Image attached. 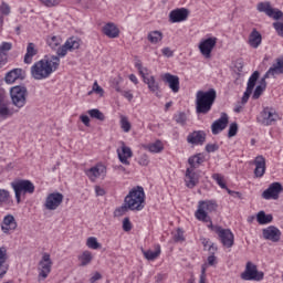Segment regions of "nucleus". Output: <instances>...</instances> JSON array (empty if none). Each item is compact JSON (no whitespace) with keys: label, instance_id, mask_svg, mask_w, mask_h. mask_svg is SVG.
Masks as SVG:
<instances>
[{"label":"nucleus","instance_id":"30","mask_svg":"<svg viewBox=\"0 0 283 283\" xmlns=\"http://www.w3.org/2000/svg\"><path fill=\"white\" fill-rule=\"evenodd\" d=\"M119 161L123 165H129V160L127 158H132L134 156V153H132V148L123 145L122 146V153L117 150Z\"/></svg>","mask_w":283,"mask_h":283},{"label":"nucleus","instance_id":"52","mask_svg":"<svg viewBox=\"0 0 283 283\" xmlns=\"http://www.w3.org/2000/svg\"><path fill=\"white\" fill-rule=\"evenodd\" d=\"M175 242H185V232L178 228L177 233L174 235Z\"/></svg>","mask_w":283,"mask_h":283},{"label":"nucleus","instance_id":"2","mask_svg":"<svg viewBox=\"0 0 283 283\" xmlns=\"http://www.w3.org/2000/svg\"><path fill=\"white\" fill-rule=\"evenodd\" d=\"M218 98V93L210 88L208 91H198L196 94V112L197 114H209L213 103Z\"/></svg>","mask_w":283,"mask_h":283},{"label":"nucleus","instance_id":"23","mask_svg":"<svg viewBox=\"0 0 283 283\" xmlns=\"http://www.w3.org/2000/svg\"><path fill=\"white\" fill-rule=\"evenodd\" d=\"M205 140H207V134L202 130H196L187 137V142L190 143V145H203Z\"/></svg>","mask_w":283,"mask_h":283},{"label":"nucleus","instance_id":"50","mask_svg":"<svg viewBox=\"0 0 283 283\" xmlns=\"http://www.w3.org/2000/svg\"><path fill=\"white\" fill-rule=\"evenodd\" d=\"M8 200H10V191L0 189V205H7Z\"/></svg>","mask_w":283,"mask_h":283},{"label":"nucleus","instance_id":"31","mask_svg":"<svg viewBox=\"0 0 283 283\" xmlns=\"http://www.w3.org/2000/svg\"><path fill=\"white\" fill-rule=\"evenodd\" d=\"M39 54V51L36 50V45L32 42H30L27 46V53L24 55V63L27 65H30L32 63V57L36 56Z\"/></svg>","mask_w":283,"mask_h":283},{"label":"nucleus","instance_id":"51","mask_svg":"<svg viewBox=\"0 0 283 283\" xmlns=\"http://www.w3.org/2000/svg\"><path fill=\"white\" fill-rule=\"evenodd\" d=\"M238 134V123H232L228 130V138H233Z\"/></svg>","mask_w":283,"mask_h":283},{"label":"nucleus","instance_id":"22","mask_svg":"<svg viewBox=\"0 0 283 283\" xmlns=\"http://www.w3.org/2000/svg\"><path fill=\"white\" fill-rule=\"evenodd\" d=\"M254 176L255 178H262L264 174H266V159H264V156L260 155L254 159Z\"/></svg>","mask_w":283,"mask_h":283},{"label":"nucleus","instance_id":"34","mask_svg":"<svg viewBox=\"0 0 283 283\" xmlns=\"http://www.w3.org/2000/svg\"><path fill=\"white\" fill-rule=\"evenodd\" d=\"M201 163H205V155L203 154H197L192 157H189L188 164L190 165V169L195 170L200 167Z\"/></svg>","mask_w":283,"mask_h":283},{"label":"nucleus","instance_id":"9","mask_svg":"<svg viewBox=\"0 0 283 283\" xmlns=\"http://www.w3.org/2000/svg\"><path fill=\"white\" fill-rule=\"evenodd\" d=\"M241 280L260 282L264 280V272L258 271V265L249 261L245 265L244 272L241 274Z\"/></svg>","mask_w":283,"mask_h":283},{"label":"nucleus","instance_id":"1","mask_svg":"<svg viewBox=\"0 0 283 283\" xmlns=\"http://www.w3.org/2000/svg\"><path fill=\"white\" fill-rule=\"evenodd\" d=\"M59 65H61L59 56L44 57L31 66V76L34 81H44L59 70Z\"/></svg>","mask_w":283,"mask_h":283},{"label":"nucleus","instance_id":"5","mask_svg":"<svg viewBox=\"0 0 283 283\" xmlns=\"http://www.w3.org/2000/svg\"><path fill=\"white\" fill-rule=\"evenodd\" d=\"M218 209V203L216 201H199L198 210L196 211L195 216L197 220L201 222H211V217L208 213H213Z\"/></svg>","mask_w":283,"mask_h":283},{"label":"nucleus","instance_id":"35","mask_svg":"<svg viewBox=\"0 0 283 283\" xmlns=\"http://www.w3.org/2000/svg\"><path fill=\"white\" fill-rule=\"evenodd\" d=\"M77 260L80 262V266H87V264H91L92 260H94V255H92V252L86 250L77 256Z\"/></svg>","mask_w":283,"mask_h":283},{"label":"nucleus","instance_id":"27","mask_svg":"<svg viewBox=\"0 0 283 283\" xmlns=\"http://www.w3.org/2000/svg\"><path fill=\"white\" fill-rule=\"evenodd\" d=\"M248 43L250 48L258 50L262 45V34L256 29H253L249 35Z\"/></svg>","mask_w":283,"mask_h":283},{"label":"nucleus","instance_id":"21","mask_svg":"<svg viewBox=\"0 0 283 283\" xmlns=\"http://www.w3.org/2000/svg\"><path fill=\"white\" fill-rule=\"evenodd\" d=\"M19 78L20 81H23V78H25V71H23L22 69H13L6 74L4 81L10 85L15 81H19Z\"/></svg>","mask_w":283,"mask_h":283},{"label":"nucleus","instance_id":"11","mask_svg":"<svg viewBox=\"0 0 283 283\" xmlns=\"http://www.w3.org/2000/svg\"><path fill=\"white\" fill-rule=\"evenodd\" d=\"M52 259L50 253H44L39 262V277L45 280L52 273Z\"/></svg>","mask_w":283,"mask_h":283},{"label":"nucleus","instance_id":"45","mask_svg":"<svg viewBox=\"0 0 283 283\" xmlns=\"http://www.w3.org/2000/svg\"><path fill=\"white\" fill-rule=\"evenodd\" d=\"M127 211H129V207H127V202L124 200V205L115 209L114 216L120 218V216H125Z\"/></svg>","mask_w":283,"mask_h":283},{"label":"nucleus","instance_id":"19","mask_svg":"<svg viewBox=\"0 0 283 283\" xmlns=\"http://www.w3.org/2000/svg\"><path fill=\"white\" fill-rule=\"evenodd\" d=\"M163 81L168 84V87L174 92V94H178V92H180V77L177 75L166 73L163 76Z\"/></svg>","mask_w":283,"mask_h":283},{"label":"nucleus","instance_id":"32","mask_svg":"<svg viewBox=\"0 0 283 283\" xmlns=\"http://www.w3.org/2000/svg\"><path fill=\"white\" fill-rule=\"evenodd\" d=\"M19 109L9 108L8 105L0 101V118H10L14 116Z\"/></svg>","mask_w":283,"mask_h":283},{"label":"nucleus","instance_id":"43","mask_svg":"<svg viewBox=\"0 0 283 283\" xmlns=\"http://www.w3.org/2000/svg\"><path fill=\"white\" fill-rule=\"evenodd\" d=\"M119 124H120V128L126 134H128V132H132V123H129V119L126 116H124V115L120 116Z\"/></svg>","mask_w":283,"mask_h":283},{"label":"nucleus","instance_id":"13","mask_svg":"<svg viewBox=\"0 0 283 283\" xmlns=\"http://www.w3.org/2000/svg\"><path fill=\"white\" fill-rule=\"evenodd\" d=\"M61 205H63V193L53 192L48 195L44 207L48 209V211H56Z\"/></svg>","mask_w":283,"mask_h":283},{"label":"nucleus","instance_id":"62","mask_svg":"<svg viewBox=\"0 0 283 283\" xmlns=\"http://www.w3.org/2000/svg\"><path fill=\"white\" fill-rule=\"evenodd\" d=\"M93 92H95V94H99V96H103L104 91H103V87H101L98 85V82H94V84H93Z\"/></svg>","mask_w":283,"mask_h":283},{"label":"nucleus","instance_id":"61","mask_svg":"<svg viewBox=\"0 0 283 283\" xmlns=\"http://www.w3.org/2000/svg\"><path fill=\"white\" fill-rule=\"evenodd\" d=\"M251 94H253V91H249V88H247L241 99L243 105L249 103V98H251Z\"/></svg>","mask_w":283,"mask_h":283},{"label":"nucleus","instance_id":"26","mask_svg":"<svg viewBox=\"0 0 283 283\" xmlns=\"http://www.w3.org/2000/svg\"><path fill=\"white\" fill-rule=\"evenodd\" d=\"M1 229L3 233H10V231H14L17 229V220L14 219V216H6Z\"/></svg>","mask_w":283,"mask_h":283},{"label":"nucleus","instance_id":"47","mask_svg":"<svg viewBox=\"0 0 283 283\" xmlns=\"http://www.w3.org/2000/svg\"><path fill=\"white\" fill-rule=\"evenodd\" d=\"M212 178L216 180L217 185L221 187V189H227V182L224 181V176L221 174H213Z\"/></svg>","mask_w":283,"mask_h":283},{"label":"nucleus","instance_id":"46","mask_svg":"<svg viewBox=\"0 0 283 283\" xmlns=\"http://www.w3.org/2000/svg\"><path fill=\"white\" fill-rule=\"evenodd\" d=\"M86 247H88V249H101V243H98V240L95 237H91L86 240Z\"/></svg>","mask_w":283,"mask_h":283},{"label":"nucleus","instance_id":"4","mask_svg":"<svg viewBox=\"0 0 283 283\" xmlns=\"http://www.w3.org/2000/svg\"><path fill=\"white\" fill-rule=\"evenodd\" d=\"M11 103L17 109L25 107L28 103V87L23 85H15L10 88Z\"/></svg>","mask_w":283,"mask_h":283},{"label":"nucleus","instance_id":"24","mask_svg":"<svg viewBox=\"0 0 283 283\" xmlns=\"http://www.w3.org/2000/svg\"><path fill=\"white\" fill-rule=\"evenodd\" d=\"M8 250L6 248H0V280H3L6 273H8Z\"/></svg>","mask_w":283,"mask_h":283},{"label":"nucleus","instance_id":"20","mask_svg":"<svg viewBox=\"0 0 283 283\" xmlns=\"http://www.w3.org/2000/svg\"><path fill=\"white\" fill-rule=\"evenodd\" d=\"M144 80V83L148 86L149 92L155 94L157 98H160L163 95L160 94V84L156 81V77L153 75H144L142 77Z\"/></svg>","mask_w":283,"mask_h":283},{"label":"nucleus","instance_id":"40","mask_svg":"<svg viewBox=\"0 0 283 283\" xmlns=\"http://www.w3.org/2000/svg\"><path fill=\"white\" fill-rule=\"evenodd\" d=\"M259 78H260V72L254 71L252 75L249 77L247 90H249L250 92H253Z\"/></svg>","mask_w":283,"mask_h":283},{"label":"nucleus","instance_id":"41","mask_svg":"<svg viewBox=\"0 0 283 283\" xmlns=\"http://www.w3.org/2000/svg\"><path fill=\"white\" fill-rule=\"evenodd\" d=\"M148 41L150 43H160V41H163V32L160 31H151L148 33V36H147Z\"/></svg>","mask_w":283,"mask_h":283},{"label":"nucleus","instance_id":"54","mask_svg":"<svg viewBox=\"0 0 283 283\" xmlns=\"http://www.w3.org/2000/svg\"><path fill=\"white\" fill-rule=\"evenodd\" d=\"M199 283H207V264L201 265V274Z\"/></svg>","mask_w":283,"mask_h":283},{"label":"nucleus","instance_id":"58","mask_svg":"<svg viewBox=\"0 0 283 283\" xmlns=\"http://www.w3.org/2000/svg\"><path fill=\"white\" fill-rule=\"evenodd\" d=\"M268 74H269V71L261 78L259 87H263L264 90H266V78H271V76H275V74H270V75Z\"/></svg>","mask_w":283,"mask_h":283},{"label":"nucleus","instance_id":"8","mask_svg":"<svg viewBox=\"0 0 283 283\" xmlns=\"http://www.w3.org/2000/svg\"><path fill=\"white\" fill-rule=\"evenodd\" d=\"M259 123L261 125L271 126L275 125L277 120H280V114H277V111L273 107H264L263 112L260 113V117L258 118Z\"/></svg>","mask_w":283,"mask_h":283},{"label":"nucleus","instance_id":"37","mask_svg":"<svg viewBox=\"0 0 283 283\" xmlns=\"http://www.w3.org/2000/svg\"><path fill=\"white\" fill-rule=\"evenodd\" d=\"M142 253L146 260L154 262V260H157L160 256V245L157 247L156 251L142 250Z\"/></svg>","mask_w":283,"mask_h":283},{"label":"nucleus","instance_id":"60","mask_svg":"<svg viewBox=\"0 0 283 283\" xmlns=\"http://www.w3.org/2000/svg\"><path fill=\"white\" fill-rule=\"evenodd\" d=\"M10 50H12V43L10 42H3L0 45V52H10Z\"/></svg>","mask_w":283,"mask_h":283},{"label":"nucleus","instance_id":"57","mask_svg":"<svg viewBox=\"0 0 283 283\" xmlns=\"http://www.w3.org/2000/svg\"><path fill=\"white\" fill-rule=\"evenodd\" d=\"M123 230L126 232H129L132 230V221H129V217L124 218Z\"/></svg>","mask_w":283,"mask_h":283},{"label":"nucleus","instance_id":"44","mask_svg":"<svg viewBox=\"0 0 283 283\" xmlns=\"http://www.w3.org/2000/svg\"><path fill=\"white\" fill-rule=\"evenodd\" d=\"M174 120L181 126L187 125V114L185 112H180L174 116Z\"/></svg>","mask_w":283,"mask_h":283},{"label":"nucleus","instance_id":"10","mask_svg":"<svg viewBox=\"0 0 283 283\" xmlns=\"http://www.w3.org/2000/svg\"><path fill=\"white\" fill-rule=\"evenodd\" d=\"M256 10L259 12H264L266 17H270V19H274V21H283V12L280 9H274L271 7V2H259L256 6Z\"/></svg>","mask_w":283,"mask_h":283},{"label":"nucleus","instance_id":"64","mask_svg":"<svg viewBox=\"0 0 283 283\" xmlns=\"http://www.w3.org/2000/svg\"><path fill=\"white\" fill-rule=\"evenodd\" d=\"M0 12L6 15L10 14V6H8V3H2L0 7Z\"/></svg>","mask_w":283,"mask_h":283},{"label":"nucleus","instance_id":"7","mask_svg":"<svg viewBox=\"0 0 283 283\" xmlns=\"http://www.w3.org/2000/svg\"><path fill=\"white\" fill-rule=\"evenodd\" d=\"M208 229H211V231H214V233L219 235V240L221 244L226 247V249H231V247H233L235 238L233 232H231L229 229H224L220 226H213V223H210Z\"/></svg>","mask_w":283,"mask_h":283},{"label":"nucleus","instance_id":"39","mask_svg":"<svg viewBox=\"0 0 283 283\" xmlns=\"http://www.w3.org/2000/svg\"><path fill=\"white\" fill-rule=\"evenodd\" d=\"M48 45L52 48V50H56L61 43H63V39L59 35H50L46 40Z\"/></svg>","mask_w":283,"mask_h":283},{"label":"nucleus","instance_id":"63","mask_svg":"<svg viewBox=\"0 0 283 283\" xmlns=\"http://www.w3.org/2000/svg\"><path fill=\"white\" fill-rule=\"evenodd\" d=\"M219 147L217 144H208L206 146V151H208V154H212L213 151H218Z\"/></svg>","mask_w":283,"mask_h":283},{"label":"nucleus","instance_id":"38","mask_svg":"<svg viewBox=\"0 0 283 283\" xmlns=\"http://www.w3.org/2000/svg\"><path fill=\"white\" fill-rule=\"evenodd\" d=\"M256 222H259V224H270V222H273V214H266V212L261 210L256 214Z\"/></svg>","mask_w":283,"mask_h":283},{"label":"nucleus","instance_id":"16","mask_svg":"<svg viewBox=\"0 0 283 283\" xmlns=\"http://www.w3.org/2000/svg\"><path fill=\"white\" fill-rule=\"evenodd\" d=\"M227 125H229V115H227V113H222L221 117L214 120L211 125L213 136H218L220 132H224V129H227Z\"/></svg>","mask_w":283,"mask_h":283},{"label":"nucleus","instance_id":"25","mask_svg":"<svg viewBox=\"0 0 283 283\" xmlns=\"http://www.w3.org/2000/svg\"><path fill=\"white\" fill-rule=\"evenodd\" d=\"M185 182L188 189H193L199 182L198 174L193 169L187 168Z\"/></svg>","mask_w":283,"mask_h":283},{"label":"nucleus","instance_id":"28","mask_svg":"<svg viewBox=\"0 0 283 283\" xmlns=\"http://www.w3.org/2000/svg\"><path fill=\"white\" fill-rule=\"evenodd\" d=\"M105 174V166L97 165L86 170V176L94 182L97 178H101Z\"/></svg>","mask_w":283,"mask_h":283},{"label":"nucleus","instance_id":"33","mask_svg":"<svg viewBox=\"0 0 283 283\" xmlns=\"http://www.w3.org/2000/svg\"><path fill=\"white\" fill-rule=\"evenodd\" d=\"M271 74H274L277 75V74H283V56L282 57H279L276 59V63L273 64L269 70H268V75H271Z\"/></svg>","mask_w":283,"mask_h":283},{"label":"nucleus","instance_id":"49","mask_svg":"<svg viewBox=\"0 0 283 283\" xmlns=\"http://www.w3.org/2000/svg\"><path fill=\"white\" fill-rule=\"evenodd\" d=\"M45 8H56V6H61V0H38Z\"/></svg>","mask_w":283,"mask_h":283},{"label":"nucleus","instance_id":"56","mask_svg":"<svg viewBox=\"0 0 283 283\" xmlns=\"http://www.w3.org/2000/svg\"><path fill=\"white\" fill-rule=\"evenodd\" d=\"M203 264H207V266H216L218 264V260L214 254H210L207 259V263Z\"/></svg>","mask_w":283,"mask_h":283},{"label":"nucleus","instance_id":"12","mask_svg":"<svg viewBox=\"0 0 283 283\" xmlns=\"http://www.w3.org/2000/svg\"><path fill=\"white\" fill-rule=\"evenodd\" d=\"M78 48H81V40L78 38H70L66 40V42L64 43V45L60 46L56 51L57 55H53V56H66L67 52H72L73 50H78Z\"/></svg>","mask_w":283,"mask_h":283},{"label":"nucleus","instance_id":"17","mask_svg":"<svg viewBox=\"0 0 283 283\" xmlns=\"http://www.w3.org/2000/svg\"><path fill=\"white\" fill-rule=\"evenodd\" d=\"M262 235L264 240H270V242H280L282 238V231L274 226H270L262 230Z\"/></svg>","mask_w":283,"mask_h":283},{"label":"nucleus","instance_id":"59","mask_svg":"<svg viewBox=\"0 0 283 283\" xmlns=\"http://www.w3.org/2000/svg\"><path fill=\"white\" fill-rule=\"evenodd\" d=\"M273 28L277 32L279 36H283V23L282 22H274Z\"/></svg>","mask_w":283,"mask_h":283},{"label":"nucleus","instance_id":"48","mask_svg":"<svg viewBox=\"0 0 283 283\" xmlns=\"http://www.w3.org/2000/svg\"><path fill=\"white\" fill-rule=\"evenodd\" d=\"M135 67L138 70L142 77L149 76V70H147V67H143V62H140V60L135 63Z\"/></svg>","mask_w":283,"mask_h":283},{"label":"nucleus","instance_id":"55","mask_svg":"<svg viewBox=\"0 0 283 283\" xmlns=\"http://www.w3.org/2000/svg\"><path fill=\"white\" fill-rule=\"evenodd\" d=\"M138 164L142 165V167H147V165H149V156H147V154H143L139 157Z\"/></svg>","mask_w":283,"mask_h":283},{"label":"nucleus","instance_id":"6","mask_svg":"<svg viewBox=\"0 0 283 283\" xmlns=\"http://www.w3.org/2000/svg\"><path fill=\"white\" fill-rule=\"evenodd\" d=\"M11 187L15 193L17 203H21V193H34V184L28 179H20L18 181L11 182Z\"/></svg>","mask_w":283,"mask_h":283},{"label":"nucleus","instance_id":"14","mask_svg":"<svg viewBox=\"0 0 283 283\" xmlns=\"http://www.w3.org/2000/svg\"><path fill=\"white\" fill-rule=\"evenodd\" d=\"M283 187L280 182H273L262 192L264 200H279L280 193H282Z\"/></svg>","mask_w":283,"mask_h":283},{"label":"nucleus","instance_id":"53","mask_svg":"<svg viewBox=\"0 0 283 283\" xmlns=\"http://www.w3.org/2000/svg\"><path fill=\"white\" fill-rule=\"evenodd\" d=\"M264 90L266 88L258 85L252 95L253 101H258V98H260V96L264 94Z\"/></svg>","mask_w":283,"mask_h":283},{"label":"nucleus","instance_id":"36","mask_svg":"<svg viewBox=\"0 0 283 283\" xmlns=\"http://www.w3.org/2000/svg\"><path fill=\"white\" fill-rule=\"evenodd\" d=\"M144 149H147L150 154H160V151L165 149V146L163 145V142L157 140L153 144L145 145Z\"/></svg>","mask_w":283,"mask_h":283},{"label":"nucleus","instance_id":"42","mask_svg":"<svg viewBox=\"0 0 283 283\" xmlns=\"http://www.w3.org/2000/svg\"><path fill=\"white\" fill-rule=\"evenodd\" d=\"M87 114L88 116H91V118H96V120H101V122L105 120V114L98 111V108L90 109Z\"/></svg>","mask_w":283,"mask_h":283},{"label":"nucleus","instance_id":"3","mask_svg":"<svg viewBox=\"0 0 283 283\" xmlns=\"http://www.w3.org/2000/svg\"><path fill=\"white\" fill-rule=\"evenodd\" d=\"M124 201L129 208V211H143L145 209V189L140 186L133 188Z\"/></svg>","mask_w":283,"mask_h":283},{"label":"nucleus","instance_id":"15","mask_svg":"<svg viewBox=\"0 0 283 283\" xmlns=\"http://www.w3.org/2000/svg\"><path fill=\"white\" fill-rule=\"evenodd\" d=\"M216 43H218V38H208L199 43V50L206 59H211V52H213V48H216Z\"/></svg>","mask_w":283,"mask_h":283},{"label":"nucleus","instance_id":"29","mask_svg":"<svg viewBox=\"0 0 283 283\" xmlns=\"http://www.w3.org/2000/svg\"><path fill=\"white\" fill-rule=\"evenodd\" d=\"M118 28H116V24L109 22L106 25L103 27V33L108 36V39H116L119 34Z\"/></svg>","mask_w":283,"mask_h":283},{"label":"nucleus","instance_id":"18","mask_svg":"<svg viewBox=\"0 0 283 283\" xmlns=\"http://www.w3.org/2000/svg\"><path fill=\"white\" fill-rule=\"evenodd\" d=\"M189 18V10L185 8L175 9L169 13L170 23H181V21H187Z\"/></svg>","mask_w":283,"mask_h":283}]
</instances>
